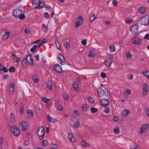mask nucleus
<instances>
[{
	"instance_id": "bb28decb",
	"label": "nucleus",
	"mask_w": 149,
	"mask_h": 149,
	"mask_svg": "<svg viewBox=\"0 0 149 149\" xmlns=\"http://www.w3.org/2000/svg\"><path fill=\"white\" fill-rule=\"evenodd\" d=\"M46 85L47 86V88L48 89L50 90L52 89V84L51 81H49L47 82L46 83Z\"/></svg>"
},
{
	"instance_id": "4be33fe9",
	"label": "nucleus",
	"mask_w": 149,
	"mask_h": 149,
	"mask_svg": "<svg viewBox=\"0 0 149 149\" xmlns=\"http://www.w3.org/2000/svg\"><path fill=\"white\" fill-rule=\"evenodd\" d=\"M47 117L48 119V120L51 123H55L57 122L56 120L52 116H51L49 114L47 115Z\"/></svg>"
},
{
	"instance_id": "c9c22d12",
	"label": "nucleus",
	"mask_w": 149,
	"mask_h": 149,
	"mask_svg": "<svg viewBox=\"0 0 149 149\" xmlns=\"http://www.w3.org/2000/svg\"><path fill=\"white\" fill-rule=\"evenodd\" d=\"M142 74L145 75L148 78L149 76V71L147 70L142 72Z\"/></svg>"
},
{
	"instance_id": "de8ad7c7",
	"label": "nucleus",
	"mask_w": 149,
	"mask_h": 149,
	"mask_svg": "<svg viewBox=\"0 0 149 149\" xmlns=\"http://www.w3.org/2000/svg\"><path fill=\"white\" fill-rule=\"evenodd\" d=\"M63 96L65 100H67L68 99V95L66 93H64L63 95Z\"/></svg>"
},
{
	"instance_id": "6e6552de",
	"label": "nucleus",
	"mask_w": 149,
	"mask_h": 149,
	"mask_svg": "<svg viewBox=\"0 0 149 149\" xmlns=\"http://www.w3.org/2000/svg\"><path fill=\"white\" fill-rule=\"evenodd\" d=\"M10 130L13 133L14 135L16 136H18L20 133V131L18 129L17 126L11 127Z\"/></svg>"
},
{
	"instance_id": "ddd939ff",
	"label": "nucleus",
	"mask_w": 149,
	"mask_h": 149,
	"mask_svg": "<svg viewBox=\"0 0 149 149\" xmlns=\"http://www.w3.org/2000/svg\"><path fill=\"white\" fill-rule=\"evenodd\" d=\"M138 28L137 25H134L130 27V31L133 33L135 34L138 31Z\"/></svg>"
},
{
	"instance_id": "b1692460",
	"label": "nucleus",
	"mask_w": 149,
	"mask_h": 149,
	"mask_svg": "<svg viewBox=\"0 0 149 149\" xmlns=\"http://www.w3.org/2000/svg\"><path fill=\"white\" fill-rule=\"evenodd\" d=\"M45 3L44 2L42 1L39 2L38 6L36 7V8L37 9H39L41 8H42L43 6H45Z\"/></svg>"
},
{
	"instance_id": "0eeeda50",
	"label": "nucleus",
	"mask_w": 149,
	"mask_h": 149,
	"mask_svg": "<svg viewBox=\"0 0 149 149\" xmlns=\"http://www.w3.org/2000/svg\"><path fill=\"white\" fill-rule=\"evenodd\" d=\"M26 61L27 63L28 64V65H31L33 66H35L31 55H29L26 56Z\"/></svg>"
},
{
	"instance_id": "9d476101",
	"label": "nucleus",
	"mask_w": 149,
	"mask_h": 149,
	"mask_svg": "<svg viewBox=\"0 0 149 149\" xmlns=\"http://www.w3.org/2000/svg\"><path fill=\"white\" fill-rule=\"evenodd\" d=\"M20 125L21 126L22 130L25 131L28 130L29 128V124L27 122L23 121L20 123Z\"/></svg>"
},
{
	"instance_id": "dca6fc26",
	"label": "nucleus",
	"mask_w": 149,
	"mask_h": 149,
	"mask_svg": "<svg viewBox=\"0 0 149 149\" xmlns=\"http://www.w3.org/2000/svg\"><path fill=\"white\" fill-rule=\"evenodd\" d=\"M149 127L148 125L147 124L144 125L141 128L140 130L139 131V133L142 134L144 133L146 130L148 129Z\"/></svg>"
},
{
	"instance_id": "c03bdc74",
	"label": "nucleus",
	"mask_w": 149,
	"mask_h": 149,
	"mask_svg": "<svg viewBox=\"0 0 149 149\" xmlns=\"http://www.w3.org/2000/svg\"><path fill=\"white\" fill-rule=\"evenodd\" d=\"M88 102L91 103H93L94 102L93 99L90 97H88Z\"/></svg>"
},
{
	"instance_id": "052dcab7",
	"label": "nucleus",
	"mask_w": 149,
	"mask_h": 149,
	"mask_svg": "<svg viewBox=\"0 0 149 149\" xmlns=\"http://www.w3.org/2000/svg\"><path fill=\"white\" fill-rule=\"evenodd\" d=\"M10 57H11L13 58H14V59H16V58H17V57L16 55V54H15L14 53H13V54H12L11 55V56H10Z\"/></svg>"
},
{
	"instance_id": "f704fd0d",
	"label": "nucleus",
	"mask_w": 149,
	"mask_h": 149,
	"mask_svg": "<svg viewBox=\"0 0 149 149\" xmlns=\"http://www.w3.org/2000/svg\"><path fill=\"white\" fill-rule=\"evenodd\" d=\"M37 47V46L36 45H35L33 46V48H31L30 51L32 52H35L36 50Z\"/></svg>"
},
{
	"instance_id": "cd10ccee",
	"label": "nucleus",
	"mask_w": 149,
	"mask_h": 149,
	"mask_svg": "<svg viewBox=\"0 0 149 149\" xmlns=\"http://www.w3.org/2000/svg\"><path fill=\"white\" fill-rule=\"evenodd\" d=\"M10 119L11 122L12 123H14L16 119L13 113H11L10 114Z\"/></svg>"
},
{
	"instance_id": "09e8293b",
	"label": "nucleus",
	"mask_w": 149,
	"mask_h": 149,
	"mask_svg": "<svg viewBox=\"0 0 149 149\" xmlns=\"http://www.w3.org/2000/svg\"><path fill=\"white\" fill-rule=\"evenodd\" d=\"M30 29L29 28H26L24 30V32L25 33L28 34L30 33Z\"/></svg>"
},
{
	"instance_id": "c756f323",
	"label": "nucleus",
	"mask_w": 149,
	"mask_h": 149,
	"mask_svg": "<svg viewBox=\"0 0 149 149\" xmlns=\"http://www.w3.org/2000/svg\"><path fill=\"white\" fill-rule=\"evenodd\" d=\"M55 44L57 49L60 51H61V48L58 40H56Z\"/></svg>"
},
{
	"instance_id": "f8f14e48",
	"label": "nucleus",
	"mask_w": 149,
	"mask_h": 149,
	"mask_svg": "<svg viewBox=\"0 0 149 149\" xmlns=\"http://www.w3.org/2000/svg\"><path fill=\"white\" fill-rule=\"evenodd\" d=\"M142 40L136 37L133 38L132 40V42L137 45H141L142 43Z\"/></svg>"
},
{
	"instance_id": "6ab92c4d",
	"label": "nucleus",
	"mask_w": 149,
	"mask_h": 149,
	"mask_svg": "<svg viewBox=\"0 0 149 149\" xmlns=\"http://www.w3.org/2000/svg\"><path fill=\"white\" fill-rule=\"evenodd\" d=\"M14 84L13 83H12L9 86V92L10 95H12L14 91Z\"/></svg>"
},
{
	"instance_id": "a19ab883",
	"label": "nucleus",
	"mask_w": 149,
	"mask_h": 149,
	"mask_svg": "<svg viewBox=\"0 0 149 149\" xmlns=\"http://www.w3.org/2000/svg\"><path fill=\"white\" fill-rule=\"evenodd\" d=\"M42 101L45 103H47L50 100V99H48L45 97H43L42 98Z\"/></svg>"
},
{
	"instance_id": "a18cd8bd",
	"label": "nucleus",
	"mask_w": 149,
	"mask_h": 149,
	"mask_svg": "<svg viewBox=\"0 0 149 149\" xmlns=\"http://www.w3.org/2000/svg\"><path fill=\"white\" fill-rule=\"evenodd\" d=\"M110 49L111 52H114L115 50V48L114 46L113 45L110 46Z\"/></svg>"
},
{
	"instance_id": "79ce46f5",
	"label": "nucleus",
	"mask_w": 149,
	"mask_h": 149,
	"mask_svg": "<svg viewBox=\"0 0 149 149\" xmlns=\"http://www.w3.org/2000/svg\"><path fill=\"white\" fill-rule=\"evenodd\" d=\"M27 112L28 114L30 115V116H32L33 115V112L32 110H27Z\"/></svg>"
},
{
	"instance_id": "aec40b11",
	"label": "nucleus",
	"mask_w": 149,
	"mask_h": 149,
	"mask_svg": "<svg viewBox=\"0 0 149 149\" xmlns=\"http://www.w3.org/2000/svg\"><path fill=\"white\" fill-rule=\"evenodd\" d=\"M122 113L123 116L122 117L123 118H125L129 115L130 112V111L128 110H125L123 111Z\"/></svg>"
},
{
	"instance_id": "393cba45",
	"label": "nucleus",
	"mask_w": 149,
	"mask_h": 149,
	"mask_svg": "<svg viewBox=\"0 0 149 149\" xmlns=\"http://www.w3.org/2000/svg\"><path fill=\"white\" fill-rule=\"evenodd\" d=\"M81 144L82 146L84 148L88 147L90 146L89 143L84 140L82 141Z\"/></svg>"
},
{
	"instance_id": "4d7b16f0",
	"label": "nucleus",
	"mask_w": 149,
	"mask_h": 149,
	"mask_svg": "<svg viewBox=\"0 0 149 149\" xmlns=\"http://www.w3.org/2000/svg\"><path fill=\"white\" fill-rule=\"evenodd\" d=\"M45 14V18L48 19L49 18V15L47 13H44Z\"/></svg>"
},
{
	"instance_id": "6e6d98bb",
	"label": "nucleus",
	"mask_w": 149,
	"mask_h": 149,
	"mask_svg": "<svg viewBox=\"0 0 149 149\" xmlns=\"http://www.w3.org/2000/svg\"><path fill=\"white\" fill-rule=\"evenodd\" d=\"M110 110L109 108L106 107L105 108L104 110V112L105 113H108L109 111Z\"/></svg>"
},
{
	"instance_id": "338daca9",
	"label": "nucleus",
	"mask_w": 149,
	"mask_h": 149,
	"mask_svg": "<svg viewBox=\"0 0 149 149\" xmlns=\"http://www.w3.org/2000/svg\"><path fill=\"white\" fill-rule=\"evenodd\" d=\"M132 21V20L131 19H127L126 20V22L127 23H130Z\"/></svg>"
},
{
	"instance_id": "423d86ee",
	"label": "nucleus",
	"mask_w": 149,
	"mask_h": 149,
	"mask_svg": "<svg viewBox=\"0 0 149 149\" xmlns=\"http://www.w3.org/2000/svg\"><path fill=\"white\" fill-rule=\"evenodd\" d=\"M76 22L75 23V26L78 27L82 24L84 21L83 17L81 16H78L76 19Z\"/></svg>"
},
{
	"instance_id": "2eb2a0df",
	"label": "nucleus",
	"mask_w": 149,
	"mask_h": 149,
	"mask_svg": "<svg viewBox=\"0 0 149 149\" xmlns=\"http://www.w3.org/2000/svg\"><path fill=\"white\" fill-rule=\"evenodd\" d=\"M70 40L69 39L66 38L64 40V45L67 49H69L70 47Z\"/></svg>"
},
{
	"instance_id": "603ef678",
	"label": "nucleus",
	"mask_w": 149,
	"mask_h": 149,
	"mask_svg": "<svg viewBox=\"0 0 149 149\" xmlns=\"http://www.w3.org/2000/svg\"><path fill=\"white\" fill-rule=\"evenodd\" d=\"M42 144L45 146H47L48 144L47 141L46 140H44L42 142Z\"/></svg>"
},
{
	"instance_id": "a211bd4d",
	"label": "nucleus",
	"mask_w": 149,
	"mask_h": 149,
	"mask_svg": "<svg viewBox=\"0 0 149 149\" xmlns=\"http://www.w3.org/2000/svg\"><path fill=\"white\" fill-rule=\"evenodd\" d=\"M98 96L100 97H102L104 94V90L101 88H99L97 91Z\"/></svg>"
},
{
	"instance_id": "13d9d810",
	"label": "nucleus",
	"mask_w": 149,
	"mask_h": 149,
	"mask_svg": "<svg viewBox=\"0 0 149 149\" xmlns=\"http://www.w3.org/2000/svg\"><path fill=\"white\" fill-rule=\"evenodd\" d=\"M81 43L83 45H86L87 43L86 40V39L83 40L82 41Z\"/></svg>"
},
{
	"instance_id": "7ed1b4c3",
	"label": "nucleus",
	"mask_w": 149,
	"mask_h": 149,
	"mask_svg": "<svg viewBox=\"0 0 149 149\" xmlns=\"http://www.w3.org/2000/svg\"><path fill=\"white\" fill-rule=\"evenodd\" d=\"M113 55L111 54L108 55L105 61V65L107 67L111 66L113 59Z\"/></svg>"
},
{
	"instance_id": "7c9ffc66",
	"label": "nucleus",
	"mask_w": 149,
	"mask_h": 149,
	"mask_svg": "<svg viewBox=\"0 0 149 149\" xmlns=\"http://www.w3.org/2000/svg\"><path fill=\"white\" fill-rule=\"evenodd\" d=\"M96 54L93 51H91L89 52L88 56L89 57H92L95 56Z\"/></svg>"
},
{
	"instance_id": "c85d7f7f",
	"label": "nucleus",
	"mask_w": 149,
	"mask_h": 149,
	"mask_svg": "<svg viewBox=\"0 0 149 149\" xmlns=\"http://www.w3.org/2000/svg\"><path fill=\"white\" fill-rule=\"evenodd\" d=\"M146 11V8L144 7H140L139 8V11L142 14H144Z\"/></svg>"
},
{
	"instance_id": "1a4fd4ad",
	"label": "nucleus",
	"mask_w": 149,
	"mask_h": 149,
	"mask_svg": "<svg viewBox=\"0 0 149 149\" xmlns=\"http://www.w3.org/2000/svg\"><path fill=\"white\" fill-rule=\"evenodd\" d=\"M58 58L60 60L61 62L60 63L62 65L67 64L66 60L65 59L64 56L61 54H59L58 57Z\"/></svg>"
},
{
	"instance_id": "72a5a7b5",
	"label": "nucleus",
	"mask_w": 149,
	"mask_h": 149,
	"mask_svg": "<svg viewBox=\"0 0 149 149\" xmlns=\"http://www.w3.org/2000/svg\"><path fill=\"white\" fill-rule=\"evenodd\" d=\"M98 111V109L97 108H96L94 107H92L91 108V112L93 113H96Z\"/></svg>"
},
{
	"instance_id": "8fccbe9b",
	"label": "nucleus",
	"mask_w": 149,
	"mask_h": 149,
	"mask_svg": "<svg viewBox=\"0 0 149 149\" xmlns=\"http://www.w3.org/2000/svg\"><path fill=\"white\" fill-rule=\"evenodd\" d=\"M19 17V19L22 20L24 19L25 18V17L24 14L22 13Z\"/></svg>"
},
{
	"instance_id": "ea45409f",
	"label": "nucleus",
	"mask_w": 149,
	"mask_h": 149,
	"mask_svg": "<svg viewBox=\"0 0 149 149\" xmlns=\"http://www.w3.org/2000/svg\"><path fill=\"white\" fill-rule=\"evenodd\" d=\"M96 19L95 15H93L90 18V21L91 22H93Z\"/></svg>"
},
{
	"instance_id": "774afa93",
	"label": "nucleus",
	"mask_w": 149,
	"mask_h": 149,
	"mask_svg": "<svg viewBox=\"0 0 149 149\" xmlns=\"http://www.w3.org/2000/svg\"><path fill=\"white\" fill-rule=\"evenodd\" d=\"M117 1L116 0H114L112 2V3L115 6H116V4H117Z\"/></svg>"
},
{
	"instance_id": "bf43d9fd",
	"label": "nucleus",
	"mask_w": 149,
	"mask_h": 149,
	"mask_svg": "<svg viewBox=\"0 0 149 149\" xmlns=\"http://www.w3.org/2000/svg\"><path fill=\"white\" fill-rule=\"evenodd\" d=\"M82 109L84 111H86L87 110V107L86 104H84L82 106Z\"/></svg>"
},
{
	"instance_id": "473e14b6",
	"label": "nucleus",
	"mask_w": 149,
	"mask_h": 149,
	"mask_svg": "<svg viewBox=\"0 0 149 149\" xmlns=\"http://www.w3.org/2000/svg\"><path fill=\"white\" fill-rule=\"evenodd\" d=\"M20 107H19V110L21 113H22L24 111V106L22 103H20Z\"/></svg>"
},
{
	"instance_id": "49530a36",
	"label": "nucleus",
	"mask_w": 149,
	"mask_h": 149,
	"mask_svg": "<svg viewBox=\"0 0 149 149\" xmlns=\"http://www.w3.org/2000/svg\"><path fill=\"white\" fill-rule=\"evenodd\" d=\"M15 70V69L14 67H11L9 69V71L10 72H14Z\"/></svg>"
},
{
	"instance_id": "864d4df0",
	"label": "nucleus",
	"mask_w": 149,
	"mask_h": 149,
	"mask_svg": "<svg viewBox=\"0 0 149 149\" xmlns=\"http://www.w3.org/2000/svg\"><path fill=\"white\" fill-rule=\"evenodd\" d=\"M57 109L58 110L60 111L62 110L63 109V107L60 104L57 106Z\"/></svg>"
},
{
	"instance_id": "39448f33",
	"label": "nucleus",
	"mask_w": 149,
	"mask_h": 149,
	"mask_svg": "<svg viewBox=\"0 0 149 149\" xmlns=\"http://www.w3.org/2000/svg\"><path fill=\"white\" fill-rule=\"evenodd\" d=\"M24 9H20L18 8H16L13 10V16L16 18L18 17L22 13V12H24Z\"/></svg>"
},
{
	"instance_id": "e2e57ef3",
	"label": "nucleus",
	"mask_w": 149,
	"mask_h": 149,
	"mask_svg": "<svg viewBox=\"0 0 149 149\" xmlns=\"http://www.w3.org/2000/svg\"><path fill=\"white\" fill-rule=\"evenodd\" d=\"M2 70H3L5 72H6L8 71V69L5 67H3L2 68Z\"/></svg>"
},
{
	"instance_id": "9b49d317",
	"label": "nucleus",
	"mask_w": 149,
	"mask_h": 149,
	"mask_svg": "<svg viewBox=\"0 0 149 149\" xmlns=\"http://www.w3.org/2000/svg\"><path fill=\"white\" fill-rule=\"evenodd\" d=\"M149 90L148 86L146 83H144L143 86V96H146L147 94V92Z\"/></svg>"
},
{
	"instance_id": "412c9836",
	"label": "nucleus",
	"mask_w": 149,
	"mask_h": 149,
	"mask_svg": "<svg viewBox=\"0 0 149 149\" xmlns=\"http://www.w3.org/2000/svg\"><path fill=\"white\" fill-rule=\"evenodd\" d=\"M68 137L72 143L76 141L74 135L72 134H68Z\"/></svg>"
},
{
	"instance_id": "69168bd1",
	"label": "nucleus",
	"mask_w": 149,
	"mask_h": 149,
	"mask_svg": "<svg viewBox=\"0 0 149 149\" xmlns=\"http://www.w3.org/2000/svg\"><path fill=\"white\" fill-rule=\"evenodd\" d=\"M24 144L25 145L28 146L29 144V142L28 140L25 141L24 142Z\"/></svg>"
},
{
	"instance_id": "e433bc0d",
	"label": "nucleus",
	"mask_w": 149,
	"mask_h": 149,
	"mask_svg": "<svg viewBox=\"0 0 149 149\" xmlns=\"http://www.w3.org/2000/svg\"><path fill=\"white\" fill-rule=\"evenodd\" d=\"M73 86L75 90L78 89L79 88L78 85L76 82H74L73 84Z\"/></svg>"
},
{
	"instance_id": "3c124183",
	"label": "nucleus",
	"mask_w": 149,
	"mask_h": 149,
	"mask_svg": "<svg viewBox=\"0 0 149 149\" xmlns=\"http://www.w3.org/2000/svg\"><path fill=\"white\" fill-rule=\"evenodd\" d=\"M42 26L44 29H45V31L46 32H47L48 29V26L45 24H42Z\"/></svg>"
},
{
	"instance_id": "4468645a",
	"label": "nucleus",
	"mask_w": 149,
	"mask_h": 149,
	"mask_svg": "<svg viewBox=\"0 0 149 149\" xmlns=\"http://www.w3.org/2000/svg\"><path fill=\"white\" fill-rule=\"evenodd\" d=\"M100 102L102 105L108 106L109 104V100L108 99L103 98L101 100Z\"/></svg>"
},
{
	"instance_id": "f3484780",
	"label": "nucleus",
	"mask_w": 149,
	"mask_h": 149,
	"mask_svg": "<svg viewBox=\"0 0 149 149\" xmlns=\"http://www.w3.org/2000/svg\"><path fill=\"white\" fill-rule=\"evenodd\" d=\"M54 69L56 71L58 72L61 73H63V72L61 67L59 64H58L55 65L54 67Z\"/></svg>"
},
{
	"instance_id": "58836bf2",
	"label": "nucleus",
	"mask_w": 149,
	"mask_h": 149,
	"mask_svg": "<svg viewBox=\"0 0 149 149\" xmlns=\"http://www.w3.org/2000/svg\"><path fill=\"white\" fill-rule=\"evenodd\" d=\"M50 148L52 149H58L57 146L54 144H51L50 146Z\"/></svg>"
},
{
	"instance_id": "0e129e2a",
	"label": "nucleus",
	"mask_w": 149,
	"mask_h": 149,
	"mask_svg": "<svg viewBox=\"0 0 149 149\" xmlns=\"http://www.w3.org/2000/svg\"><path fill=\"white\" fill-rule=\"evenodd\" d=\"M144 38L149 40V34H146L144 37Z\"/></svg>"
},
{
	"instance_id": "f03ea898",
	"label": "nucleus",
	"mask_w": 149,
	"mask_h": 149,
	"mask_svg": "<svg viewBox=\"0 0 149 149\" xmlns=\"http://www.w3.org/2000/svg\"><path fill=\"white\" fill-rule=\"evenodd\" d=\"M70 124L72 126L76 128L79 127L80 125L79 120L76 117L72 118L70 120Z\"/></svg>"
},
{
	"instance_id": "5fc2aeb1",
	"label": "nucleus",
	"mask_w": 149,
	"mask_h": 149,
	"mask_svg": "<svg viewBox=\"0 0 149 149\" xmlns=\"http://www.w3.org/2000/svg\"><path fill=\"white\" fill-rule=\"evenodd\" d=\"M101 76L102 77L105 78L106 77V74L104 72H102L101 73Z\"/></svg>"
},
{
	"instance_id": "a878e982",
	"label": "nucleus",
	"mask_w": 149,
	"mask_h": 149,
	"mask_svg": "<svg viewBox=\"0 0 149 149\" xmlns=\"http://www.w3.org/2000/svg\"><path fill=\"white\" fill-rule=\"evenodd\" d=\"M10 33L9 32H6L2 36L3 39L7 40L10 36Z\"/></svg>"
},
{
	"instance_id": "f257e3e1",
	"label": "nucleus",
	"mask_w": 149,
	"mask_h": 149,
	"mask_svg": "<svg viewBox=\"0 0 149 149\" xmlns=\"http://www.w3.org/2000/svg\"><path fill=\"white\" fill-rule=\"evenodd\" d=\"M138 21L142 25H149V16L146 15L142 17L139 19Z\"/></svg>"
},
{
	"instance_id": "5701e85b",
	"label": "nucleus",
	"mask_w": 149,
	"mask_h": 149,
	"mask_svg": "<svg viewBox=\"0 0 149 149\" xmlns=\"http://www.w3.org/2000/svg\"><path fill=\"white\" fill-rule=\"evenodd\" d=\"M132 93L131 90L130 89H127L124 92V96L126 98L129 97L128 95Z\"/></svg>"
},
{
	"instance_id": "37998d69",
	"label": "nucleus",
	"mask_w": 149,
	"mask_h": 149,
	"mask_svg": "<svg viewBox=\"0 0 149 149\" xmlns=\"http://www.w3.org/2000/svg\"><path fill=\"white\" fill-rule=\"evenodd\" d=\"M114 132L116 134H118L120 132L119 127H116L114 129Z\"/></svg>"
},
{
	"instance_id": "2f4dec72",
	"label": "nucleus",
	"mask_w": 149,
	"mask_h": 149,
	"mask_svg": "<svg viewBox=\"0 0 149 149\" xmlns=\"http://www.w3.org/2000/svg\"><path fill=\"white\" fill-rule=\"evenodd\" d=\"M32 79L35 83H37L38 81V79L36 75H33L32 76Z\"/></svg>"
},
{
	"instance_id": "680f3d73",
	"label": "nucleus",
	"mask_w": 149,
	"mask_h": 149,
	"mask_svg": "<svg viewBox=\"0 0 149 149\" xmlns=\"http://www.w3.org/2000/svg\"><path fill=\"white\" fill-rule=\"evenodd\" d=\"M74 113L77 116H78L79 115V112L76 110H74Z\"/></svg>"
},
{
	"instance_id": "4c0bfd02",
	"label": "nucleus",
	"mask_w": 149,
	"mask_h": 149,
	"mask_svg": "<svg viewBox=\"0 0 149 149\" xmlns=\"http://www.w3.org/2000/svg\"><path fill=\"white\" fill-rule=\"evenodd\" d=\"M126 55L128 58H130L132 57V55L130 53V51H127L126 52Z\"/></svg>"
},
{
	"instance_id": "20e7f679",
	"label": "nucleus",
	"mask_w": 149,
	"mask_h": 149,
	"mask_svg": "<svg viewBox=\"0 0 149 149\" xmlns=\"http://www.w3.org/2000/svg\"><path fill=\"white\" fill-rule=\"evenodd\" d=\"M45 130L44 127H40L39 128L37 131V134L39 137L40 139H43L45 135Z\"/></svg>"
}]
</instances>
